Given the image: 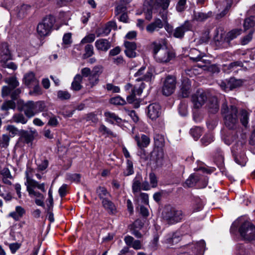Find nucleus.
Returning a JSON list of instances; mask_svg holds the SVG:
<instances>
[{
    "instance_id": "nucleus-18",
    "label": "nucleus",
    "mask_w": 255,
    "mask_h": 255,
    "mask_svg": "<svg viewBox=\"0 0 255 255\" xmlns=\"http://www.w3.org/2000/svg\"><path fill=\"white\" fill-rule=\"evenodd\" d=\"M126 47L125 53L129 58H134L136 56L135 50L137 46L134 42L125 41L124 43Z\"/></svg>"
},
{
    "instance_id": "nucleus-14",
    "label": "nucleus",
    "mask_w": 255,
    "mask_h": 255,
    "mask_svg": "<svg viewBox=\"0 0 255 255\" xmlns=\"http://www.w3.org/2000/svg\"><path fill=\"white\" fill-rule=\"evenodd\" d=\"M147 116L152 120H155L161 114L160 106L156 103L150 104L147 108Z\"/></svg>"
},
{
    "instance_id": "nucleus-16",
    "label": "nucleus",
    "mask_w": 255,
    "mask_h": 255,
    "mask_svg": "<svg viewBox=\"0 0 255 255\" xmlns=\"http://www.w3.org/2000/svg\"><path fill=\"white\" fill-rule=\"evenodd\" d=\"M23 109L25 116L28 119L33 117L37 114L34 102L33 101H28L25 103L23 106Z\"/></svg>"
},
{
    "instance_id": "nucleus-48",
    "label": "nucleus",
    "mask_w": 255,
    "mask_h": 255,
    "mask_svg": "<svg viewBox=\"0 0 255 255\" xmlns=\"http://www.w3.org/2000/svg\"><path fill=\"white\" fill-rule=\"evenodd\" d=\"M111 103L115 105H123L126 103V101L120 96H117L111 99Z\"/></svg>"
},
{
    "instance_id": "nucleus-37",
    "label": "nucleus",
    "mask_w": 255,
    "mask_h": 255,
    "mask_svg": "<svg viewBox=\"0 0 255 255\" xmlns=\"http://www.w3.org/2000/svg\"><path fill=\"white\" fill-rule=\"evenodd\" d=\"M198 180L199 177L198 175L192 174L186 180L185 185L188 187H192L195 185Z\"/></svg>"
},
{
    "instance_id": "nucleus-41",
    "label": "nucleus",
    "mask_w": 255,
    "mask_h": 255,
    "mask_svg": "<svg viewBox=\"0 0 255 255\" xmlns=\"http://www.w3.org/2000/svg\"><path fill=\"white\" fill-rule=\"evenodd\" d=\"M202 133V128L200 127H195L190 129V134L195 140H197Z\"/></svg>"
},
{
    "instance_id": "nucleus-24",
    "label": "nucleus",
    "mask_w": 255,
    "mask_h": 255,
    "mask_svg": "<svg viewBox=\"0 0 255 255\" xmlns=\"http://www.w3.org/2000/svg\"><path fill=\"white\" fill-rule=\"evenodd\" d=\"M191 91V82L187 79H184L181 86L180 92L182 97H188Z\"/></svg>"
},
{
    "instance_id": "nucleus-30",
    "label": "nucleus",
    "mask_w": 255,
    "mask_h": 255,
    "mask_svg": "<svg viewBox=\"0 0 255 255\" xmlns=\"http://www.w3.org/2000/svg\"><path fill=\"white\" fill-rule=\"evenodd\" d=\"M28 119L23 114L18 113L13 115L12 120L13 122L17 124H25L28 121Z\"/></svg>"
},
{
    "instance_id": "nucleus-38",
    "label": "nucleus",
    "mask_w": 255,
    "mask_h": 255,
    "mask_svg": "<svg viewBox=\"0 0 255 255\" xmlns=\"http://www.w3.org/2000/svg\"><path fill=\"white\" fill-rule=\"evenodd\" d=\"M155 145L157 147H161L164 143V136L159 133H155L154 135Z\"/></svg>"
},
{
    "instance_id": "nucleus-47",
    "label": "nucleus",
    "mask_w": 255,
    "mask_h": 255,
    "mask_svg": "<svg viewBox=\"0 0 255 255\" xmlns=\"http://www.w3.org/2000/svg\"><path fill=\"white\" fill-rule=\"evenodd\" d=\"M149 182L152 188L157 186L158 180L156 176L153 172H150L149 174Z\"/></svg>"
},
{
    "instance_id": "nucleus-26",
    "label": "nucleus",
    "mask_w": 255,
    "mask_h": 255,
    "mask_svg": "<svg viewBox=\"0 0 255 255\" xmlns=\"http://www.w3.org/2000/svg\"><path fill=\"white\" fill-rule=\"evenodd\" d=\"M207 107L210 113L213 114L217 113L219 109L217 98L215 97L210 98L207 103Z\"/></svg>"
},
{
    "instance_id": "nucleus-25",
    "label": "nucleus",
    "mask_w": 255,
    "mask_h": 255,
    "mask_svg": "<svg viewBox=\"0 0 255 255\" xmlns=\"http://www.w3.org/2000/svg\"><path fill=\"white\" fill-rule=\"evenodd\" d=\"M26 213L25 210L20 206L15 207V211L10 212L8 216L13 218L15 221L19 220Z\"/></svg>"
},
{
    "instance_id": "nucleus-13",
    "label": "nucleus",
    "mask_w": 255,
    "mask_h": 255,
    "mask_svg": "<svg viewBox=\"0 0 255 255\" xmlns=\"http://www.w3.org/2000/svg\"><path fill=\"white\" fill-rule=\"evenodd\" d=\"M181 239V234L179 232H175L166 235L163 242L168 246H172L179 242Z\"/></svg>"
},
{
    "instance_id": "nucleus-45",
    "label": "nucleus",
    "mask_w": 255,
    "mask_h": 255,
    "mask_svg": "<svg viewBox=\"0 0 255 255\" xmlns=\"http://www.w3.org/2000/svg\"><path fill=\"white\" fill-rule=\"evenodd\" d=\"M15 107V103L13 101H7L2 105L1 109L3 111H7L10 109H14Z\"/></svg>"
},
{
    "instance_id": "nucleus-10",
    "label": "nucleus",
    "mask_w": 255,
    "mask_h": 255,
    "mask_svg": "<svg viewBox=\"0 0 255 255\" xmlns=\"http://www.w3.org/2000/svg\"><path fill=\"white\" fill-rule=\"evenodd\" d=\"M241 32L242 29H233L228 32L225 37H224L222 31L221 30V33L219 34V31L218 30L217 35L215 36L214 39L215 40L218 41H225L228 43H229L231 40L234 39L240 35L241 34Z\"/></svg>"
},
{
    "instance_id": "nucleus-58",
    "label": "nucleus",
    "mask_w": 255,
    "mask_h": 255,
    "mask_svg": "<svg viewBox=\"0 0 255 255\" xmlns=\"http://www.w3.org/2000/svg\"><path fill=\"white\" fill-rule=\"evenodd\" d=\"M30 6L27 4H23L21 6L18 11V16L20 17L24 16L27 10L29 9Z\"/></svg>"
},
{
    "instance_id": "nucleus-9",
    "label": "nucleus",
    "mask_w": 255,
    "mask_h": 255,
    "mask_svg": "<svg viewBox=\"0 0 255 255\" xmlns=\"http://www.w3.org/2000/svg\"><path fill=\"white\" fill-rule=\"evenodd\" d=\"M176 80L174 76L168 75L163 81L162 87V94L169 96L174 92L176 88Z\"/></svg>"
},
{
    "instance_id": "nucleus-42",
    "label": "nucleus",
    "mask_w": 255,
    "mask_h": 255,
    "mask_svg": "<svg viewBox=\"0 0 255 255\" xmlns=\"http://www.w3.org/2000/svg\"><path fill=\"white\" fill-rule=\"evenodd\" d=\"M94 53V47L91 44H87L85 47V53L83 58L86 59L92 56Z\"/></svg>"
},
{
    "instance_id": "nucleus-40",
    "label": "nucleus",
    "mask_w": 255,
    "mask_h": 255,
    "mask_svg": "<svg viewBox=\"0 0 255 255\" xmlns=\"http://www.w3.org/2000/svg\"><path fill=\"white\" fill-rule=\"evenodd\" d=\"M255 24V18L251 16L245 19L244 23V27L245 30L249 29L253 27Z\"/></svg>"
},
{
    "instance_id": "nucleus-61",
    "label": "nucleus",
    "mask_w": 255,
    "mask_h": 255,
    "mask_svg": "<svg viewBox=\"0 0 255 255\" xmlns=\"http://www.w3.org/2000/svg\"><path fill=\"white\" fill-rule=\"evenodd\" d=\"M179 113L182 116H185L187 115V107L185 104H181L179 105Z\"/></svg>"
},
{
    "instance_id": "nucleus-20",
    "label": "nucleus",
    "mask_w": 255,
    "mask_h": 255,
    "mask_svg": "<svg viewBox=\"0 0 255 255\" xmlns=\"http://www.w3.org/2000/svg\"><path fill=\"white\" fill-rule=\"evenodd\" d=\"M134 139L136 142L137 145L140 149L147 147L150 142V137L144 134H141L140 136L136 135Z\"/></svg>"
},
{
    "instance_id": "nucleus-19",
    "label": "nucleus",
    "mask_w": 255,
    "mask_h": 255,
    "mask_svg": "<svg viewBox=\"0 0 255 255\" xmlns=\"http://www.w3.org/2000/svg\"><path fill=\"white\" fill-rule=\"evenodd\" d=\"M163 26L162 20L159 18H155L154 20L148 24L146 27V30L149 33L152 34L159 31Z\"/></svg>"
},
{
    "instance_id": "nucleus-53",
    "label": "nucleus",
    "mask_w": 255,
    "mask_h": 255,
    "mask_svg": "<svg viewBox=\"0 0 255 255\" xmlns=\"http://www.w3.org/2000/svg\"><path fill=\"white\" fill-rule=\"evenodd\" d=\"M214 140V136L211 134H207L204 135L201 139L203 144L207 145Z\"/></svg>"
},
{
    "instance_id": "nucleus-64",
    "label": "nucleus",
    "mask_w": 255,
    "mask_h": 255,
    "mask_svg": "<svg viewBox=\"0 0 255 255\" xmlns=\"http://www.w3.org/2000/svg\"><path fill=\"white\" fill-rule=\"evenodd\" d=\"M253 32L250 31L249 34L246 36L244 37L241 40V43L242 45H246L248 44L252 39V35Z\"/></svg>"
},
{
    "instance_id": "nucleus-52",
    "label": "nucleus",
    "mask_w": 255,
    "mask_h": 255,
    "mask_svg": "<svg viewBox=\"0 0 255 255\" xmlns=\"http://www.w3.org/2000/svg\"><path fill=\"white\" fill-rule=\"evenodd\" d=\"M218 84L222 90L225 92L229 91L228 79L220 80L218 82Z\"/></svg>"
},
{
    "instance_id": "nucleus-33",
    "label": "nucleus",
    "mask_w": 255,
    "mask_h": 255,
    "mask_svg": "<svg viewBox=\"0 0 255 255\" xmlns=\"http://www.w3.org/2000/svg\"><path fill=\"white\" fill-rule=\"evenodd\" d=\"M228 81L229 91L241 86L243 83L241 80H237L234 78H231Z\"/></svg>"
},
{
    "instance_id": "nucleus-32",
    "label": "nucleus",
    "mask_w": 255,
    "mask_h": 255,
    "mask_svg": "<svg viewBox=\"0 0 255 255\" xmlns=\"http://www.w3.org/2000/svg\"><path fill=\"white\" fill-rule=\"evenodd\" d=\"M141 189V183L139 177L136 176L133 180L132 191L134 194L139 192Z\"/></svg>"
},
{
    "instance_id": "nucleus-3",
    "label": "nucleus",
    "mask_w": 255,
    "mask_h": 255,
    "mask_svg": "<svg viewBox=\"0 0 255 255\" xmlns=\"http://www.w3.org/2000/svg\"><path fill=\"white\" fill-rule=\"evenodd\" d=\"M162 217L168 224L173 225L181 222L184 214L181 210L168 205L164 209Z\"/></svg>"
},
{
    "instance_id": "nucleus-56",
    "label": "nucleus",
    "mask_w": 255,
    "mask_h": 255,
    "mask_svg": "<svg viewBox=\"0 0 255 255\" xmlns=\"http://www.w3.org/2000/svg\"><path fill=\"white\" fill-rule=\"evenodd\" d=\"M194 18L198 21H202L208 18V15L203 12H195Z\"/></svg>"
},
{
    "instance_id": "nucleus-51",
    "label": "nucleus",
    "mask_w": 255,
    "mask_h": 255,
    "mask_svg": "<svg viewBox=\"0 0 255 255\" xmlns=\"http://www.w3.org/2000/svg\"><path fill=\"white\" fill-rule=\"evenodd\" d=\"M34 104L37 114L43 111L45 108V103L42 101L34 102Z\"/></svg>"
},
{
    "instance_id": "nucleus-17",
    "label": "nucleus",
    "mask_w": 255,
    "mask_h": 255,
    "mask_svg": "<svg viewBox=\"0 0 255 255\" xmlns=\"http://www.w3.org/2000/svg\"><path fill=\"white\" fill-rule=\"evenodd\" d=\"M191 25L188 22H185L179 27H176L173 32V36L178 38H182L186 31L191 29Z\"/></svg>"
},
{
    "instance_id": "nucleus-12",
    "label": "nucleus",
    "mask_w": 255,
    "mask_h": 255,
    "mask_svg": "<svg viewBox=\"0 0 255 255\" xmlns=\"http://www.w3.org/2000/svg\"><path fill=\"white\" fill-rule=\"evenodd\" d=\"M207 97L205 92L198 91L192 97V101L195 108H201L207 100Z\"/></svg>"
},
{
    "instance_id": "nucleus-50",
    "label": "nucleus",
    "mask_w": 255,
    "mask_h": 255,
    "mask_svg": "<svg viewBox=\"0 0 255 255\" xmlns=\"http://www.w3.org/2000/svg\"><path fill=\"white\" fill-rule=\"evenodd\" d=\"M95 39V35L94 34H89L84 37L82 40L81 41V43L82 44L88 43H92Z\"/></svg>"
},
{
    "instance_id": "nucleus-35",
    "label": "nucleus",
    "mask_w": 255,
    "mask_h": 255,
    "mask_svg": "<svg viewBox=\"0 0 255 255\" xmlns=\"http://www.w3.org/2000/svg\"><path fill=\"white\" fill-rule=\"evenodd\" d=\"M36 134H37V132L35 129L33 130H31L29 132L27 131H24L22 133V136L24 138L25 142L28 143L33 140V135Z\"/></svg>"
},
{
    "instance_id": "nucleus-31",
    "label": "nucleus",
    "mask_w": 255,
    "mask_h": 255,
    "mask_svg": "<svg viewBox=\"0 0 255 255\" xmlns=\"http://www.w3.org/2000/svg\"><path fill=\"white\" fill-rule=\"evenodd\" d=\"M96 192L102 201H103V199H108L107 197L110 196V193L107 191V189L102 186H99L97 188L96 190Z\"/></svg>"
},
{
    "instance_id": "nucleus-60",
    "label": "nucleus",
    "mask_w": 255,
    "mask_h": 255,
    "mask_svg": "<svg viewBox=\"0 0 255 255\" xmlns=\"http://www.w3.org/2000/svg\"><path fill=\"white\" fill-rule=\"evenodd\" d=\"M106 89L108 91H112L113 93H119L120 91V89L119 87L110 83L106 85Z\"/></svg>"
},
{
    "instance_id": "nucleus-36",
    "label": "nucleus",
    "mask_w": 255,
    "mask_h": 255,
    "mask_svg": "<svg viewBox=\"0 0 255 255\" xmlns=\"http://www.w3.org/2000/svg\"><path fill=\"white\" fill-rule=\"evenodd\" d=\"M224 3L225 8L221 13L217 15V18H221L227 14L228 11L232 6L233 1L232 0H226L224 1Z\"/></svg>"
},
{
    "instance_id": "nucleus-4",
    "label": "nucleus",
    "mask_w": 255,
    "mask_h": 255,
    "mask_svg": "<svg viewBox=\"0 0 255 255\" xmlns=\"http://www.w3.org/2000/svg\"><path fill=\"white\" fill-rule=\"evenodd\" d=\"M152 46L154 57L159 62H168L174 57L173 53L166 47H163L160 42H153Z\"/></svg>"
},
{
    "instance_id": "nucleus-39",
    "label": "nucleus",
    "mask_w": 255,
    "mask_h": 255,
    "mask_svg": "<svg viewBox=\"0 0 255 255\" xmlns=\"http://www.w3.org/2000/svg\"><path fill=\"white\" fill-rule=\"evenodd\" d=\"M133 173L134 170L133 167V163L131 160L127 159V166L126 168L124 171V174L125 176H129L132 175L133 174Z\"/></svg>"
},
{
    "instance_id": "nucleus-8",
    "label": "nucleus",
    "mask_w": 255,
    "mask_h": 255,
    "mask_svg": "<svg viewBox=\"0 0 255 255\" xmlns=\"http://www.w3.org/2000/svg\"><path fill=\"white\" fill-rule=\"evenodd\" d=\"M241 236L246 241L255 240V226L251 222H245L239 228Z\"/></svg>"
},
{
    "instance_id": "nucleus-1",
    "label": "nucleus",
    "mask_w": 255,
    "mask_h": 255,
    "mask_svg": "<svg viewBox=\"0 0 255 255\" xmlns=\"http://www.w3.org/2000/svg\"><path fill=\"white\" fill-rule=\"evenodd\" d=\"M103 67L101 65L95 66L91 70L90 68L85 67L81 69L80 74H77L74 77L71 84V89L74 91H79L82 86L81 85L83 77H87L86 86L90 89L97 85L99 82V77L103 72Z\"/></svg>"
},
{
    "instance_id": "nucleus-46",
    "label": "nucleus",
    "mask_w": 255,
    "mask_h": 255,
    "mask_svg": "<svg viewBox=\"0 0 255 255\" xmlns=\"http://www.w3.org/2000/svg\"><path fill=\"white\" fill-rule=\"evenodd\" d=\"M6 82L8 84V86L12 90L19 85V82L17 80L16 78L14 77L9 78L6 80Z\"/></svg>"
},
{
    "instance_id": "nucleus-23",
    "label": "nucleus",
    "mask_w": 255,
    "mask_h": 255,
    "mask_svg": "<svg viewBox=\"0 0 255 255\" xmlns=\"http://www.w3.org/2000/svg\"><path fill=\"white\" fill-rule=\"evenodd\" d=\"M95 46L98 51H107L111 47V43L106 39H99L96 41Z\"/></svg>"
},
{
    "instance_id": "nucleus-22",
    "label": "nucleus",
    "mask_w": 255,
    "mask_h": 255,
    "mask_svg": "<svg viewBox=\"0 0 255 255\" xmlns=\"http://www.w3.org/2000/svg\"><path fill=\"white\" fill-rule=\"evenodd\" d=\"M170 0H145L144 5L153 4L155 8L157 7H161L163 10L166 9L169 5Z\"/></svg>"
},
{
    "instance_id": "nucleus-15",
    "label": "nucleus",
    "mask_w": 255,
    "mask_h": 255,
    "mask_svg": "<svg viewBox=\"0 0 255 255\" xmlns=\"http://www.w3.org/2000/svg\"><path fill=\"white\" fill-rule=\"evenodd\" d=\"M11 59V55L6 43H2L0 45V62L5 63Z\"/></svg>"
},
{
    "instance_id": "nucleus-57",
    "label": "nucleus",
    "mask_w": 255,
    "mask_h": 255,
    "mask_svg": "<svg viewBox=\"0 0 255 255\" xmlns=\"http://www.w3.org/2000/svg\"><path fill=\"white\" fill-rule=\"evenodd\" d=\"M81 175L79 174H69L67 175V179L71 181L78 182L80 181Z\"/></svg>"
},
{
    "instance_id": "nucleus-5",
    "label": "nucleus",
    "mask_w": 255,
    "mask_h": 255,
    "mask_svg": "<svg viewBox=\"0 0 255 255\" xmlns=\"http://www.w3.org/2000/svg\"><path fill=\"white\" fill-rule=\"evenodd\" d=\"M237 112L234 106H231L229 108L226 103L222 105V113L224 116L225 124L230 129L234 128L238 123Z\"/></svg>"
},
{
    "instance_id": "nucleus-43",
    "label": "nucleus",
    "mask_w": 255,
    "mask_h": 255,
    "mask_svg": "<svg viewBox=\"0 0 255 255\" xmlns=\"http://www.w3.org/2000/svg\"><path fill=\"white\" fill-rule=\"evenodd\" d=\"M205 246V242L204 240H201L196 243L195 248L197 249V252L199 255L203 254L206 249Z\"/></svg>"
},
{
    "instance_id": "nucleus-7",
    "label": "nucleus",
    "mask_w": 255,
    "mask_h": 255,
    "mask_svg": "<svg viewBox=\"0 0 255 255\" xmlns=\"http://www.w3.org/2000/svg\"><path fill=\"white\" fill-rule=\"evenodd\" d=\"M144 88L145 84L143 82L136 83L134 85L130 94L127 97L128 102L129 104H133L135 108L139 107L140 102L139 98H137L136 96L141 95Z\"/></svg>"
},
{
    "instance_id": "nucleus-62",
    "label": "nucleus",
    "mask_w": 255,
    "mask_h": 255,
    "mask_svg": "<svg viewBox=\"0 0 255 255\" xmlns=\"http://www.w3.org/2000/svg\"><path fill=\"white\" fill-rule=\"evenodd\" d=\"M0 174L2 176V178L8 177L9 179L13 178L9 170L7 168H3L0 171Z\"/></svg>"
},
{
    "instance_id": "nucleus-29",
    "label": "nucleus",
    "mask_w": 255,
    "mask_h": 255,
    "mask_svg": "<svg viewBox=\"0 0 255 255\" xmlns=\"http://www.w3.org/2000/svg\"><path fill=\"white\" fill-rule=\"evenodd\" d=\"M205 55V53L201 52L195 48L191 49L189 53L190 58L194 61H199Z\"/></svg>"
},
{
    "instance_id": "nucleus-49",
    "label": "nucleus",
    "mask_w": 255,
    "mask_h": 255,
    "mask_svg": "<svg viewBox=\"0 0 255 255\" xmlns=\"http://www.w3.org/2000/svg\"><path fill=\"white\" fill-rule=\"evenodd\" d=\"M57 97L61 100H68L71 97L70 94L65 91H59L57 93Z\"/></svg>"
},
{
    "instance_id": "nucleus-21",
    "label": "nucleus",
    "mask_w": 255,
    "mask_h": 255,
    "mask_svg": "<svg viewBox=\"0 0 255 255\" xmlns=\"http://www.w3.org/2000/svg\"><path fill=\"white\" fill-rule=\"evenodd\" d=\"M102 204L103 208L110 215H115L117 213V207L109 199H103Z\"/></svg>"
},
{
    "instance_id": "nucleus-28",
    "label": "nucleus",
    "mask_w": 255,
    "mask_h": 255,
    "mask_svg": "<svg viewBox=\"0 0 255 255\" xmlns=\"http://www.w3.org/2000/svg\"><path fill=\"white\" fill-rule=\"evenodd\" d=\"M23 81L26 85L30 87L37 83L38 80L35 78L34 74L30 72L24 75Z\"/></svg>"
},
{
    "instance_id": "nucleus-55",
    "label": "nucleus",
    "mask_w": 255,
    "mask_h": 255,
    "mask_svg": "<svg viewBox=\"0 0 255 255\" xmlns=\"http://www.w3.org/2000/svg\"><path fill=\"white\" fill-rule=\"evenodd\" d=\"M32 86H34V87L32 92L30 93L31 94L40 95L42 94V89L39 85V82L35 84L32 85Z\"/></svg>"
},
{
    "instance_id": "nucleus-44",
    "label": "nucleus",
    "mask_w": 255,
    "mask_h": 255,
    "mask_svg": "<svg viewBox=\"0 0 255 255\" xmlns=\"http://www.w3.org/2000/svg\"><path fill=\"white\" fill-rule=\"evenodd\" d=\"M99 130L103 135H112L113 136H116V134H114L111 130L107 128L104 125H101L99 127Z\"/></svg>"
},
{
    "instance_id": "nucleus-2",
    "label": "nucleus",
    "mask_w": 255,
    "mask_h": 255,
    "mask_svg": "<svg viewBox=\"0 0 255 255\" xmlns=\"http://www.w3.org/2000/svg\"><path fill=\"white\" fill-rule=\"evenodd\" d=\"M26 181L25 185L26 186V190L28 193L29 196L31 198H35V202L38 206L43 207L44 204V196L39 191L34 190L37 187L43 192H45V184L44 183H39L37 181L31 178L28 175L27 171L25 172Z\"/></svg>"
},
{
    "instance_id": "nucleus-27",
    "label": "nucleus",
    "mask_w": 255,
    "mask_h": 255,
    "mask_svg": "<svg viewBox=\"0 0 255 255\" xmlns=\"http://www.w3.org/2000/svg\"><path fill=\"white\" fill-rule=\"evenodd\" d=\"M106 117V120L111 124L116 123L117 124H120L122 122V119L119 118L116 114L111 112H106L104 113Z\"/></svg>"
},
{
    "instance_id": "nucleus-63",
    "label": "nucleus",
    "mask_w": 255,
    "mask_h": 255,
    "mask_svg": "<svg viewBox=\"0 0 255 255\" xmlns=\"http://www.w3.org/2000/svg\"><path fill=\"white\" fill-rule=\"evenodd\" d=\"M195 202L196 204L193 207L194 212H198L201 210L203 206L201 200L200 199H197Z\"/></svg>"
},
{
    "instance_id": "nucleus-54",
    "label": "nucleus",
    "mask_w": 255,
    "mask_h": 255,
    "mask_svg": "<svg viewBox=\"0 0 255 255\" xmlns=\"http://www.w3.org/2000/svg\"><path fill=\"white\" fill-rule=\"evenodd\" d=\"M186 1L187 0H179L176 6V10L178 12H182L185 9Z\"/></svg>"
},
{
    "instance_id": "nucleus-59",
    "label": "nucleus",
    "mask_w": 255,
    "mask_h": 255,
    "mask_svg": "<svg viewBox=\"0 0 255 255\" xmlns=\"http://www.w3.org/2000/svg\"><path fill=\"white\" fill-rule=\"evenodd\" d=\"M243 66V64L241 61H236L230 63L228 66V69L230 70H233L235 69L237 67H242Z\"/></svg>"
},
{
    "instance_id": "nucleus-34",
    "label": "nucleus",
    "mask_w": 255,
    "mask_h": 255,
    "mask_svg": "<svg viewBox=\"0 0 255 255\" xmlns=\"http://www.w3.org/2000/svg\"><path fill=\"white\" fill-rule=\"evenodd\" d=\"M240 121L242 125L246 127L248 124L249 113L245 110H242L240 113Z\"/></svg>"
},
{
    "instance_id": "nucleus-6",
    "label": "nucleus",
    "mask_w": 255,
    "mask_h": 255,
    "mask_svg": "<svg viewBox=\"0 0 255 255\" xmlns=\"http://www.w3.org/2000/svg\"><path fill=\"white\" fill-rule=\"evenodd\" d=\"M55 20L51 15L46 16L37 26V32L41 36H46L51 32Z\"/></svg>"
},
{
    "instance_id": "nucleus-11",
    "label": "nucleus",
    "mask_w": 255,
    "mask_h": 255,
    "mask_svg": "<svg viewBox=\"0 0 255 255\" xmlns=\"http://www.w3.org/2000/svg\"><path fill=\"white\" fill-rule=\"evenodd\" d=\"M145 67L142 66L134 74V76L137 77L135 80L137 82V83H140L142 81L148 82L151 80L152 77L151 71L148 70L145 72Z\"/></svg>"
}]
</instances>
